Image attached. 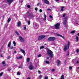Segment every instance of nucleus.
Masks as SVG:
<instances>
[{
  "mask_svg": "<svg viewBox=\"0 0 79 79\" xmlns=\"http://www.w3.org/2000/svg\"><path fill=\"white\" fill-rule=\"evenodd\" d=\"M29 11H28L27 12V14H29Z\"/></svg>",
  "mask_w": 79,
  "mask_h": 79,
  "instance_id": "13d9d810",
  "label": "nucleus"
},
{
  "mask_svg": "<svg viewBox=\"0 0 79 79\" xmlns=\"http://www.w3.org/2000/svg\"><path fill=\"white\" fill-rule=\"evenodd\" d=\"M77 35L78 36H79V33L77 34Z\"/></svg>",
  "mask_w": 79,
  "mask_h": 79,
  "instance_id": "680f3d73",
  "label": "nucleus"
},
{
  "mask_svg": "<svg viewBox=\"0 0 79 79\" xmlns=\"http://www.w3.org/2000/svg\"><path fill=\"white\" fill-rule=\"evenodd\" d=\"M28 25H29L31 24V22L30 21H28Z\"/></svg>",
  "mask_w": 79,
  "mask_h": 79,
  "instance_id": "72a5a7b5",
  "label": "nucleus"
},
{
  "mask_svg": "<svg viewBox=\"0 0 79 79\" xmlns=\"http://www.w3.org/2000/svg\"><path fill=\"white\" fill-rule=\"evenodd\" d=\"M24 30H26V26H25V27H24Z\"/></svg>",
  "mask_w": 79,
  "mask_h": 79,
  "instance_id": "58836bf2",
  "label": "nucleus"
},
{
  "mask_svg": "<svg viewBox=\"0 0 79 79\" xmlns=\"http://www.w3.org/2000/svg\"><path fill=\"white\" fill-rule=\"evenodd\" d=\"M10 48H11V49H13V47L11 46V47Z\"/></svg>",
  "mask_w": 79,
  "mask_h": 79,
  "instance_id": "8fccbe9b",
  "label": "nucleus"
},
{
  "mask_svg": "<svg viewBox=\"0 0 79 79\" xmlns=\"http://www.w3.org/2000/svg\"><path fill=\"white\" fill-rule=\"evenodd\" d=\"M41 56H42V55L41 54H39L38 55V57H41Z\"/></svg>",
  "mask_w": 79,
  "mask_h": 79,
  "instance_id": "a18cd8bd",
  "label": "nucleus"
},
{
  "mask_svg": "<svg viewBox=\"0 0 79 79\" xmlns=\"http://www.w3.org/2000/svg\"><path fill=\"white\" fill-rule=\"evenodd\" d=\"M39 11L40 13H42V9H40Z\"/></svg>",
  "mask_w": 79,
  "mask_h": 79,
  "instance_id": "ea45409f",
  "label": "nucleus"
},
{
  "mask_svg": "<svg viewBox=\"0 0 79 79\" xmlns=\"http://www.w3.org/2000/svg\"><path fill=\"white\" fill-rule=\"evenodd\" d=\"M47 10H48V11H50V10H51L50 9H48Z\"/></svg>",
  "mask_w": 79,
  "mask_h": 79,
  "instance_id": "864d4df0",
  "label": "nucleus"
},
{
  "mask_svg": "<svg viewBox=\"0 0 79 79\" xmlns=\"http://www.w3.org/2000/svg\"><path fill=\"white\" fill-rule=\"evenodd\" d=\"M29 69L30 70H32L34 69V67L32 65H30L29 66Z\"/></svg>",
  "mask_w": 79,
  "mask_h": 79,
  "instance_id": "ddd939ff",
  "label": "nucleus"
},
{
  "mask_svg": "<svg viewBox=\"0 0 79 79\" xmlns=\"http://www.w3.org/2000/svg\"><path fill=\"white\" fill-rule=\"evenodd\" d=\"M76 63H77V64H79V61H77L76 62Z\"/></svg>",
  "mask_w": 79,
  "mask_h": 79,
  "instance_id": "603ef678",
  "label": "nucleus"
},
{
  "mask_svg": "<svg viewBox=\"0 0 79 79\" xmlns=\"http://www.w3.org/2000/svg\"><path fill=\"white\" fill-rule=\"evenodd\" d=\"M76 42H77L79 41V37L77 36H76Z\"/></svg>",
  "mask_w": 79,
  "mask_h": 79,
  "instance_id": "a211bd4d",
  "label": "nucleus"
},
{
  "mask_svg": "<svg viewBox=\"0 0 79 79\" xmlns=\"http://www.w3.org/2000/svg\"><path fill=\"white\" fill-rule=\"evenodd\" d=\"M7 58H8V59H9V58H10V56H8L7 57Z\"/></svg>",
  "mask_w": 79,
  "mask_h": 79,
  "instance_id": "e2e57ef3",
  "label": "nucleus"
},
{
  "mask_svg": "<svg viewBox=\"0 0 79 79\" xmlns=\"http://www.w3.org/2000/svg\"><path fill=\"white\" fill-rule=\"evenodd\" d=\"M17 59H22L23 58V57L22 56H18L17 57Z\"/></svg>",
  "mask_w": 79,
  "mask_h": 79,
  "instance_id": "412c9836",
  "label": "nucleus"
},
{
  "mask_svg": "<svg viewBox=\"0 0 79 79\" xmlns=\"http://www.w3.org/2000/svg\"><path fill=\"white\" fill-rule=\"evenodd\" d=\"M76 71H77V73L79 74V67H78L76 68Z\"/></svg>",
  "mask_w": 79,
  "mask_h": 79,
  "instance_id": "f3484780",
  "label": "nucleus"
},
{
  "mask_svg": "<svg viewBox=\"0 0 79 79\" xmlns=\"http://www.w3.org/2000/svg\"><path fill=\"white\" fill-rule=\"evenodd\" d=\"M18 68H22V67H21V66H19L18 67Z\"/></svg>",
  "mask_w": 79,
  "mask_h": 79,
  "instance_id": "6e6d98bb",
  "label": "nucleus"
},
{
  "mask_svg": "<svg viewBox=\"0 0 79 79\" xmlns=\"http://www.w3.org/2000/svg\"><path fill=\"white\" fill-rule=\"evenodd\" d=\"M30 60V58H27V62H28V63H29V61Z\"/></svg>",
  "mask_w": 79,
  "mask_h": 79,
  "instance_id": "a878e982",
  "label": "nucleus"
},
{
  "mask_svg": "<svg viewBox=\"0 0 79 79\" xmlns=\"http://www.w3.org/2000/svg\"><path fill=\"white\" fill-rule=\"evenodd\" d=\"M75 32H76V31L74 30V31H71L70 32V33L71 34H74V33H75Z\"/></svg>",
  "mask_w": 79,
  "mask_h": 79,
  "instance_id": "cd10ccee",
  "label": "nucleus"
},
{
  "mask_svg": "<svg viewBox=\"0 0 79 79\" xmlns=\"http://www.w3.org/2000/svg\"><path fill=\"white\" fill-rule=\"evenodd\" d=\"M44 18L43 19V20H44V21H45L46 20V15H45V14H44Z\"/></svg>",
  "mask_w": 79,
  "mask_h": 79,
  "instance_id": "5701e85b",
  "label": "nucleus"
},
{
  "mask_svg": "<svg viewBox=\"0 0 79 79\" xmlns=\"http://www.w3.org/2000/svg\"><path fill=\"white\" fill-rule=\"evenodd\" d=\"M17 75H18L19 76V75H20V73H19V72H18Z\"/></svg>",
  "mask_w": 79,
  "mask_h": 79,
  "instance_id": "a19ab883",
  "label": "nucleus"
},
{
  "mask_svg": "<svg viewBox=\"0 0 79 79\" xmlns=\"http://www.w3.org/2000/svg\"><path fill=\"white\" fill-rule=\"evenodd\" d=\"M66 15V13H65L63 15V17H65V16Z\"/></svg>",
  "mask_w": 79,
  "mask_h": 79,
  "instance_id": "7c9ffc66",
  "label": "nucleus"
},
{
  "mask_svg": "<svg viewBox=\"0 0 79 79\" xmlns=\"http://www.w3.org/2000/svg\"><path fill=\"white\" fill-rule=\"evenodd\" d=\"M2 75H3V72L0 73V76L1 77L2 76Z\"/></svg>",
  "mask_w": 79,
  "mask_h": 79,
  "instance_id": "2f4dec72",
  "label": "nucleus"
},
{
  "mask_svg": "<svg viewBox=\"0 0 79 79\" xmlns=\"http://www.w3.org/2000/svg\"><path fill=\"white\" fill-rule=\"evenodd\" d=\"M14 53H16V51H14Z\"/></svg>",
  "mask_w": 79,
  "mask_h": 79,
  "instance_id": "4d7b16f0",
  "label": "nucleus"
},
{
  "mask_svg": "<svg viewBox=\"0 0 79 79\" xmlns=\"http://www.w3.org/2000/svg\"><path fill=\"white\" fill-rule=\"evenodd\" d=\"M49 18L51 19H52V18H53V17H52V15H50L49 16Z\"/></svg>",
  "mask_w": 79,
  "mask_h": 79,
  "instance_id": "37998d69",
  "label": "nucleus"
},
{
  "mask_svg": "<svg viewBox=\"0 0 79 79\" xmlns=\"http://www.w3.org/2000/svg\"><path fill=\"white\" fill-rule=\"evenodd\" d=\"M44 48V46H41L40 48V50H41V49H42L43 48Z\"/></svg>",
  "mask_w": 79,
  "mask_h": 79,
  "instance_id": "c756f323",
  "label": "nucleus"
},
{
  "mask_svg": "<svg viewBox=\"0 0 79 79\" xmlns=\"http://www.w3.org/2000/svg\"><path fill=\"white\" fill-rule=\"evenodd\" d=\"M2 63L3 64V65L5 66V62L3 61V62H2Z\"/></svg>",
  "mask_w": 79,
  "mask_h": 79,
  "instance_id": "e433bc0d",
  "label": "nucleus"
},
{
  "mask_svg": "<svg viewBox=\"0 0 79 79\" xmlns=\"http://www.w3.org/2000/svg\"><path fill=\"white\" fill-rule=\"evenodd\" d=\"M67 23V18L66 17L64 19L63 21V23L64 25H66V23Z\"/></svg>",
  "mask_w": 79,
  "mask_h": 79,
  "instance_id": "0eeeda50",
  "label": "nucleus"
},
{
  "mask_svg": "<svg viewBox=\"0 0 79 79\" xmlns=\"http://www.w3.org/2000/svg\"><path fill=\"white\" fill-rule=\"evenodd\" d=\"M44 2L46 4H47L48 5L49 4V2L47 0H44Z\"/></svg>",
  "mask_w": 79,
  "mask_h": 79,
  "instance_id": "4468645a",
  "label": "nucleus"
},
{
  "mask_svg": "<svg viewBox=\"0 0 79 79\" xmlns=\"http://www.w3.org/2000/svg\"><path fill=\"white\" fill-rule=\"evenodd\" d=\"M60 79H64V75L61 76Z\"/></svg>",
  "mask_w": 79,
  "mask_h": 79,
  "instance_id": "aec40b11",
  "label": "nucleus"
},
{
  "mask_svg": "<svg viewBox=\"0 0 79 79\" xmlns=\"http://www.w3.org/2000/svg\"><path fill=\"white\" fill-rule=\"evenodd\" d=\"M13 44H14V46L15 47V46H16V42H15V41H13Z\"/></svg>",
  "mask_w": 79,
  "mask_h": 79,
  "instance_id": "c85d7f7f",
  "label": "nucleus"
},
{
  "mask_svg": "<svg viewBox=\"0 0 79 79\" xmlns=\"http://www.w3.org/2000/svg\"><path fill=\"white\" fill-rule=\"evenodd\" d=\"M64 6H62L61 7V11H63V10H64L63 9H64Z\"/></svg>",
  "mask_w": 79,
  "mask_h": 79,
  "instance_id": "393cba45",
  "label": "nucleus"
},
{
  "mask_svg": "<svg viewBox=\"0 0 79 79\" xmlns=\"http://www.w3.org/2000/svg\"><path fill=\"white\" fill-rule=\"evenodd\" d=\"M42 75H40L39 77V78H40L41 79V78H42Z\"/></svg>",
  "mask_w": 79,
  "mask_h": 79,
  "instance_id": "49530a36",
  "label": "nucleus"
},
{
  "mask_svg": "<svg viewBox=\"0 0 79 79\" xmlns=\"http://www.w3.org/2000/svg\"><path fill=\"white\" fill-rule=\"evenodd\" d=\"M47 52L48 53V54L49 56H50L51 58H53V52L52 51L50 50H48L47 51Z\"/></svg>",
  "mask_w": 79,
  "mask_h": 79,
  "instance_id": "f257e3e1",
  "label": "nucleus"
},
{
  "mask_svg": "<svg viewBox=\"0 0 79 79\" xmlns=\"http://www.w3.org/2000/svg\"><path fill=\"white\" fill-rule=\"evenodd\" d=\"M74 24L75 26H78L79 25V21H76L75 22Z\"/></svg>",
  "mask_w": 79,
  "mask_h": 79,
  "instance_id": "9b49d317",
  "label": "nucleus"
},
{
  "mask_svg": "<svg viewBox=\"0 0 79 79\" xmlns=\"http://www.w3.org/2000/svg\"><path fill=\"white\" fill-rule=\"evenodd\" d=\"M35 15H33V14L31 13L30 14L28 15V17L29 18V19H31V18H32L35 17Z\"/></svg>",
  "mask_w": 79,
  "mask_h": 79,
  "instance_id": "7ed1b4c3",
  "label": "nucleus"
},
{
  "mask_svg": "<svg viewBox=\"0 0 79 79\" xmlns=\"http://www.w3.org/2000/svg\"><path fill=\"white\" fill-rule=\"evenodd\" d=\"M77 53H78V52H79V49H77Z\"/></svg>",
  "mask_w": 79,
  "mask_h": 79,
  "instance_id": "c9c22d12",
  "label": "nucleus"
},
{
  "mask_svg": "<svg viewBox=\"0 0 79 79\" xmlns=\"http://www.w3.org/2000/svg\"><path fill=\"white\" fill-rule=\"evenodd\" d=\"M15 33L16 34H17V35H19L20 34L19 33H18V31H15Z\"/></svg>",
  "mask_w": 79,
  "mask_h": 79,
  "instance_id": "bb28decb",
  "label": "nucleus"
},
{
  "mask_svg": "<svg viewBox=\"0 0 79 79\" xmlns=\"http://www.w3.org/2000/svg\"><path fill=\"white\" fill-rule=\"evenodd\" d=\"M20 51L22 52V53H23L24 55H26V52H25L24 50L23 49H21Z\"/></svg>",
  "mask_w": 79,
  "mask_h": 79,
  "instance_id": "9d476101",
  "label": "nucleus"
},
{
  "mask_svg": "<svg viewBox=\"0 0 79 79\" xmlns=\"http://www.w3.org/2000/svg\"><path fill=\"white\" fill-rule=\"evenodd\" d=\"M11 69L9 68L8 69V71H11Z\"/></svg>",
  "mask_w": 79,
  "mask_h": 79,
  "instance_id": "c03bdc74",
  "label": "nucleus"
},
{
  "mask_svg": "<svg viewBox=\"0 0 79 79\" xmlns=\"http://www.w3.org/2000/svg\"><path fill=\"white\" fill-rule=\"evenodd\" d=\"M8 47H10V46H11V41H10V42L8 43Z\"/></svg>",
  "mask_w": 79,
  "mask_h": 79,
  "instance_id": "b1692460",
  "label": "nucleus"
},
{
  "mask_svg": "<svg viewBox=\"0 0 79 79\" xmlns=\"http://www.w3.org/2000/svg\"><path fill=\"white\" fill-rule=\"evenodd\" d=\"M70 42L68 41L67 44V46L66 44H65L64 47V51H66L67 50V49H68L69 48V46H70Z\"/></svg>",
  "mask_w": 79,
  "mask_h": 79,
  "instance_id": "f03ea898",
  "label": "nucleus"
},
{
  "mask_svg": "<svg viewBox=\"0 0 79 79\" xmlns=\"http://www.w3.org/2000/svg\"><path fill=\"white\" fill-rule=\"evenodd\" d=\"M56 1L58 2V1H60V0H56Z\"/></svg>",
  "mask_w": 79,
  "mask_h": 79,
  "instance_id": "0e129e2a",
  "label": "nucleus"
},
{
  "mask_svg": "<svg viewBox=\"0 0 79 79\" xmlns=\"http://www.w3.org/2000/svg\"><path fill=\"white\" fill-rule=\"evenodd\" d=\"M45 37V35H40L38 37V40H42V39H43Z\"/></svg>",
  "mask_w": 79,
  "mask_h": 79,
  "instance_id": "39448f33",
  "label": "nucleus"
},
{
  "mask_svg": "<svg viewBox=\"0 0 79 79\" xmlns=\"http://www.w3.org/2000/svg\"><path fill=\"white\" fill-rule=\"evenodd\" d=\"M69 70H71V69H72V67L71 66L69 67Z\"/></svg>",
  "mask_w": 79,
  "mask_h": 79,
  "instance_id": "473e14b6",
  "label": "nucleus"
},
{
  "mask_svg": "<svg viewBox=\"0 0 79 79\" xmlns=\"http://www.w3.org/2000/svg\"><path fill=\"white\" fill-rule=\"evenodd\" d=\"M23 2V1H22V2Z\"/></svg>",
  "mask_w": 79,
  "mask_h": 79,
  "instance_id": "774afa93",
  "label": "nucleus"
},
{
  "mask_svg": "<svg viewBox=\"0 0 79 79\" xmlns=\"http://www.w3.org/2000/svg\"><path fill=\"white\" fill-rule=\"evenodd\" d=\"M46 63H47V64H49V63H50V62H49V61H46Z\"/></svg>",
  "mask_w": 79,
  "mask_h": 79,
  "instance_id": "f704fd0d",
  "label": "nucleus"
},
{
  "mask_svg": "<svg viewBox=\"0 0 79 79\" xmlns=\"http://www.w3.org/2000/svg\"><path fill=\"white\" fill-rule=\"evenodd\" d=\"M56 29H58L60 28V24L59 23H57L54 25Z\"/></svg>",
  "mask_w": 79,
  "mask_h": 79,
  "instance_id": "20e7f679",
  "label": "nucleus"
},
{
  "mask_svg": "<svg viewBox=\"0 0 79 79\" xmlns=\"http://www.w3.org/2000/svg\"><path fill=\"white\" fill-rule=\"evenodd\" d=\"M69 55V54H67V55L68 56V55Z\"/></svg>",
  "mask_w": 79,
  "mask_h": 79,
  "instance_id": "338daca9",
  "label": "nucleus"
},
{
  "mask_svg": "<svg viewBox=\"0 0 79 79\" xmlns=\"http://www.w3.org/2000/svg\"><path fill=\"white\" fill-rule=\"evenodd\" d=\"M18 26H21V22H19L18 23Z\"/></svg>",
  "mask_w": 79,
  "mask_h": 79,
  "instance_id": "4be33fe9",
  "label": "nucleus"
},
{
  "mask_svg": "<svg viewBox=\"0 0 79 79\" xmlns=\"http://www.w3.org/2000/svg\"><path fill=\"white\" fill-rule=\"evenodd\" d=\"M31 79V78H30V77H28L27 78V79Z\"/></svg>",
  "mask_w": 79,
  "mask_h": 79,
  "instance_id": "bf43d9fd",
  "label": "nucleus"
},
{
  "mask_svg": "<svg viewBox=\"0 0 79 79\" xmlns=\"http://www.w3.org/2000/svg\"><path fill=\"white\" fill-rule=\"evenodd\" d=\"M1 57H3V55H2V54H1Z\"/></svg>",
  "mask_w": 79,
  "mask_h": 79,
  "instance_id": "5fc2aeb1",
  "label": "nucleus"
},
{
  "mask_svg": "<svg viewBox=\"0 0 79 79\" xmlns=\"http://www.w3.org/2000/svg\"><path fill=\"white\" fill-rule=\"evenodd\" d=\"M11 20V19L10 18H9L7 20V22L10 23Z\"/></svg>",
  "mask_w": 79,
  "mask_h": 79,
  "instance_id": "6ab92c4d",
  "label": "nucleus"
},
{
  "mask_svg": "<svg viewBox=\"0 0 79 79\" xmlns=\"http://www.w3.org/2000/svg\"><path fill=\"white\" fill-rule=\"evenodd\" d=\"M35 11H37V10H38V9L37 7H35Z\"/></svg>",
  "mask_w": 79,
  "mask_h": 79,
  "instance_id": "79ce46f5",
  "label": "nucleus"
},
{
  "mask_svg": "<svg viewBox=\"0 0 79 79\" xmlns=\"http://www.w3.org/2000/svg\"><path fill=\"white\" fill-rule=\"evenodd\" d=\"M44 79H48V77H45Z\"/></svg>",
  "mask_w": 79,
  "mask_h": 79,
  "instance_id": "3c124183",
  "label": "nucleus"
},
{
  "mask_svg": "<svg viewBox=\"0 0 79 79\" xmlns=\"http://www.w3.org/2000/svg\"><path fill=\"white\" fill-rule=\"evenodd\" d=\"M19 39L21 42H23L24 41V39H23L21 36H19Z\"/></svg>",
  "mask_w": 79,
  "mask_h": 79,
  "instance_id": "f8f14e48",
  "label": "nucleus"
},
{
  "mask_svg": "<svg viewBox=\"0 0 79 79\" xmlns=\"http://www.w3.org/2000/svg\"><path fill=\"white\" fill-rule=\"evenodd\" d=\"M57 35L58 36H59V37H61L62 38H63V39H64V37L63 36H62L61 35H60L59 34H57Z\"/></svg>",
  "mask_w": 79,
  "mask_h": 79,
  "instance_id": "dca6fc26",
  "label": "nucleus"
},
{
  "mask_svg": "<svg viewBox=\"0 0 79 79\" xmlns=\"http://www.w3.org/2000/svg\"><path fill=\"white\" fill-rule=\"evenodd\" d=\"M14 1L13 0H7V3H8L9 4H11Z\"/></svg>",
  "mask_w": 79,
  "mask_h": 79,
  "instance_id": "6e6552de",
  "label": "nucleus"
},
{
  "mask_svg": "<svg viewBox=\"0 0 79 79\" xmlns=\"http://www.w3.org/2000/svg\"><path fill=\"white\" fill-rule=\"evenodd\" d=\"M49 57H47V59H49Z\"/></svg>",
  "mask_w": 79,
  "mask_h": 79,
  "instance_id": "69168bd1",
  "label": "nucleus"
},
{
  "mask_svg": "<svg viewBox=\"0 0 79 79\" xmlns=\"http://www.w3.org/2000/svg\"><path fill=\"white\" fill-rule=\"evenodd\" d=\"M56 39L55 37H51L49 38L48 39V40L49 41H53L55 40Z\"/></svg>",
  "mask_w": 79,
  "mask_h": 79,
  "instance_id": "423d86ee",
  "label": "nucleus"
},
{
  "mask_svg": "<svg viewBox=\"0 0 79 79\" xmlns=\"http://www.w3.org/2000/svg\"><path fill=\"white\" fill-rule=\"evenodd\" d=\"M38 73H40V70H39V71H38Z\"/></svg>",
  "mask_w": 79,
  "mask_h": 79,
  "instance_id": "052dcab7",
  "label": "nucleus"
},
{
  "mask_svg": "<svg viewBox=\"0 0 79 79\" xmlns=\"http://www.w3.org/2000/svg\"><path fill=\"white\" fill-rule=\"evenodd\" d=\"M61 61L58 60H57V66H59L60 65Z\"/></svg>",
  "mask_w": 79,
  "mask_h": 79,
  "instance_id": "2eb2a0df",
  "label": "nucleus"
},
{
  "mask_svg": "<svg viewBox=\"0 0 79 79\" xmlns=\"http://www.w3.org/2000/svg\"><path fill=\"white\" fill-rule=\"evenodd\" d=\"M27 7L28 8H30L31 7V6H30V5H28L27 6Z\"/></svg>",
  "mask_w": 79,
  "mask_h": 79,
  "instance_id": "4c0bfd02",
  "label": "nucleus"
},
{
  "mask_svg": "<svg viewBox=\"0 0 79 79\" xmlns=\"http://www.w3.org/2000/svg\"><path fill=\"white\" fill-rule=\"evenodd\" d=\"M37 24L35 23H33V26L35 29H37Z\"/></svg>",
  "mask_w": 79,
  "mask_h": 79,
  "instance_id": "1a4fd4ad",
  "label": "nucleus"
},
{
  "mask_svg": "<svg viewBox=\"0 0 79 79\" xmlns=\"http://www.w3.org/2000/svg\"><path fill=\"white\" fill-rule=\"evenodd\" d=\"M52 72H54L55 71V69H52Z\"/></svg>",
  "mask_w": 79,
  "mask_h": 79,
  "instance_id": "de8ad7c7",
  "label": "nucleus"
},
{
  "mask_svg": "<svg viewBox=\"0 0 79 79\" xmlns=\"http://www.w3.org/2000/svg\"><path fill=\"white\" fill-rule=\"evenodd\" d=\"M40 2H39L37 4V6H39V5H40Z\"/></svg>",
  "mask_w": 79,
  "mask_h": 79,
  "instance_id": "09e8293b",
  "label": "nucleus"
}]
</instances>
